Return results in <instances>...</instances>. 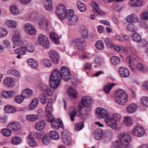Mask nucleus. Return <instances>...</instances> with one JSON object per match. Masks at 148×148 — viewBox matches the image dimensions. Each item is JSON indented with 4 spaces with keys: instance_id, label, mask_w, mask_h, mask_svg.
<instances>
[{
    "instance_id": "49530a36",
    "label": "nucleus",
    "mask_w": 148,
    "mask_h": 148,
    "mask_svg": "<svg viewBox=\"0 0 148 148\" xmlns=\"http://www.w3.org/2000/svg\"><path fill=\"white\" fill-rule=\"evenodd\" d=\"M43 4L45 9L47 10L50 11L52 10V5L51 1L47 2L45 1L43 2Z\"/></svg>"
},
{
    "instance_id": "393cba45",
    "label": "nucleus",
    "mask_w": 148,
    "mask_h": 148,
    "mask_svg": "<svg viewBox=\"0 0 148 148\" xmlns=\"http://www.w3.org/2000/svg\"><path fill=\"white\" fill-rule=\"evenodd\" d=\"M45 125V121L43 120H41L37 122L35 124V127L36 130L40 131L43 129Z\"/></svg>"
},
{
    "instance_id": "9b49d317",
    "label": "nucleus",
    "mask_w": 148,
    "mask_h": 148,
    "mask_svg": "<svg viewBox=\"0 0 148 148\" xmlns=\"http://www.w3.org/2000/svg\"><path fill=\"white\" fill-rule=\"evenodd\" d=\"M97 114L99 117L105 118V119L109 115L108 111L105 109L101 108H98L96 110Z\"/></svg>"
},
{
    "instance_id": "a878e982",
    "label": "nucleus",
    "mask_w": 148,
    "mask_h": 148,
    "mask_svg": "<svg viewBox=\"0 0 148 148\" xmlns=\"http://www.w3.org/2000/svg\"><path fill=\"white\" fill-rule=\"evenodd\" d=\"M67 92L69 95L71 97L74 98H77V92L74 89L70 87L67 90Z\"/></svg>"
},
{
    "instance_id": "4468645a",
    "label": "nucleus",
    "mask_w": 148,
    "mask_h": 148,
    "mask_svg": "<svg viewBox=\"0 0 148 148\" xmlns=\"http://www.w3.org/2000/svg\"><path fill=\"white\" fill-rule=\"evenodd\" d=\"M49 56L52 60L56 64L59 61V56L58 53L55 51L52 50L49 51Z\"/></svg>"
},
{
    "instance_id": "13d9d810",
    "label": "nucleus",
    "mask_w": 148,
    "mask_h": 148,
    "mask_svg": "<svg viewBox=\"0 0 148 148\" xmlns=\"http://www.w3.org/2000/svg\"><path fill=\"white\" fill-rule=\"evenodd\" d=\"M27 141L28 143L32 146H35L36 144L34 139L31 136L29 137Z\"/></svg>"
},
{
    "instance_id": "39448f33",
    "label": "nucleus",
    "mask_w": 148,
    "mask_h": 148,
    "mask_svg": "<svg viewBox=\"0 0 148 148\" xmlns=\"http://www.w3.org/2000/svg\"><path fill=\"white\" fill-rule=\"evenodd\" d=\"M38 41L40 44L43 47L46 49L49 47V43L48 39L44 35L40 34L38 36Z\"/></svg>"
},
{
    "instance_id": "e2e57ef3",
    "label": "nucleus",
    "mask_w": 148,
    "mask_h": 148,
    "mask_svg": "<svg viewBox=\"0 0 148 148\" xmlns=\"http://www.w3.org/2000/svg\"><path fill=\"white\" fill-rule=\"evenodd\" d=\"M8 73L9 74H12L17 77H19L20 75L19 72L15 69H12L9 70Z\"/></svg>"
},
{
    "instance_id": "1a4fd4ad",
    "label": "nucleus",
    "mask_w": 148,
    "mask_h": 148,
    "mask_svg": "<svg viewBox=\"0 0 148 148\" xmlns=\"http://www.w3.org/2000/svg\"><path fill=\"white\" fill-rule=\"evenodd\" d=\"M105 123L107 126L115 129L117 127V123L112 118L109 116L105 119Z\"/></svg>"
},
{
    "instance_id": "f8f14e48",
    "label": "nucleus",
    "mask_w": 148,
    "mask_h": 148,
    "mask_svg": "<svg viewBox=\"0 0 148 148\" xmlns=\"http://www.w3.org/2000/svg\"><path fill=\"white\" fill-rule=\"evenodd\" d=\"M54 119H51V124L52 127L55 130H58L59 127H63V123L62 121H60V119H58L57 121L54 120Z\"/></svg>"
},
{
    "instance_id": "412c9836",
    "label": "nucleus",
    "mask_w": 148,
    "mask_h": 148,
    "mask_svg": "<svg viewBox=\"0 0 148 148\" xmlns=\"http://www.w3.org/2000/svg\"><path fill=\"white\" fill-rule=\"evenodd\" d=\"M15 92L13 91H4L2 92V96L6 99L9 98L14 97Z\"/></svg>"
},
{
    "instance_id": "09e8293b",
    "label": "nucleus",
    "mask_w": 148,
    "mask_h": 148,
    "mask_svg": "<svg viewBox=\"0 0 148 148\" xmlns=\"http://www.w3.org/2000/svg\"><path fill=\"white\" fill-rule=\"evenodd\" d=\"M21 142V139L18 137L16 136L12 138L11 142L14 145H17L20 143Z\"/></svg>"
},
{
    "instance_id": "ea45409f",
    "label": "nucleus",
    "mask_w": 148,
    "mask_h": 148,
    "mask_svg": "<svg viewBox=\"0 0 148 148\" xmlns=\"http://www.w3.org/2000/svg\"><path fill=\"white\" fill-rule=\"evenodd\" d=\"M38 115L35 114H30L26 116V119L29 121L34 122L38 119Z\"/></svg>"
},
{
    "instance_id": "7ed1b4c3",
    "label": "nucleus",
    "mask_w": 148,
    "mask_h": 148,
    "mask_svg": "<svg viewBox=\"0 0 148 148\" xmlns=\"http://www.w3.org/2000/svg\"><path fill=\"white\" fill-rule=\"evenodd\" d=\"M58 71V72L60 74V79L61 78L63 79L65 81H67L68 80L71 78L70 73L69 70L68 68L66 66H62L60 70L57 69Z\"/></svg>"
},
{
    "instance_id": "aec40b11",
    "label": "nucleus",
    "mask_w": 148,
    "mask_h": 148,
    "mask_svg": "<svg viewBox=\"0 0 148 148\" xmlns=\"http://www.w3.org/2000/svg\"><path fill=\"white\" fill-rule=\"evenodd\" d=\"M137 108V106L136 104L132 103L129 105L126 108V111L127 112L132 114L134 112Z\"/></svg>"
},
{
    "instance_id": "b1692460",
    "label": "nucleus",
    "mask_w": 148,
    "mask_h": 148,
    "mask_svg": "<svg viewBox=\"0 0 148 148\" xmlns=\"http://www.w3.org/2000/svg\"><path fill=\"white\" fill-rule=\"evenodd\" d=\"M36 22L38 23L39 26L43 29L45 28L48 25L47 23H46L45 19L43 17L38 18Z\"/></svg>"
},
{
    "instance_id": "f3484780",
    "label": "nucleus",
    "mask_w": 148,
    "mask_h": 148,
    "mask_svg": "<svg viewBox=\"0 0 148 148\" xmlns=\"http://www.w3.org/2000/svg\"><path fill=\"white\" fill-rule=\"evenodd\" d=\"M50 37L51 39L56 44H58L60 43L59 38L56 33L52 32L50 33Z\"/></svg>"
},
{
    "instance_id": "3c124183",
    "label": "nucleus",
    "mask_w": 148,
    "mask_h": 148,
    "mask_svg": "<svg viewBox=\"0 0 148 148\" xmlns=\"http://www.w3.org/2000/svg\"><path fill=\"white\" fill-rule=\"evenodd\" d=\"M137 69L139 71L143 72H145L147 70V68L145 66L140 63L138 64L137 65Z\"/></svg>"
},
{
    "instance_id": "58836bf2",
    "label": "nucleus",
    "mask_w": 148,
    "mask_h": 148,
    "mask_svg": "<svg viewBox=\"0 0 148 148\" xmlns=\"http://www.w3.org/2000/svg\"><path fill=\"white\" fill-rule=\"evenodd\" d=\"M38 103V99L37 98L33 99L29 105V108L31 110L34 109L36 107Z\"/></svg>"
},
{
    "instance_id": "052dcab7",
    "label": "nucleus",
    "mask_w": 148,
    "mask_h": 148,
    "mask_svg": "<svg viewBox=\"0 0 148 148\" xmlns=\"http://www.w3.org/2000/svg\"><path fill=\"white\" fill-rule=\"evenodd\" d=\"M43 63L45 66L47 67H50L52 65L51 61L48 59H45L43 60Z\"/></svg>"
},
{
    "instance_id": "cd10ccee",
    "label": "nucleus",
    "mask_w": 148,
    "mask_h": 148,
    "mask_svg": "<svg viewBox=\"0 0 148 148\" xmlns=\"http://www.w3.org/2000/svg\"><path fill=\"white\" fill-rule=\"evenodd\" d=\"M12 40L15 44L19 45L22 42V38L18 35L15 34L13 36Z\"/></svg>"
},
{
    "instance_id": "0eeeda50",
    "label": "nucleus",
    "mask_w": 148,
    "mask_h": 148,
    "mask_svg": "<svg viewBox=\"0 0 148 148\" xmlns=\"http://www.w3.org/2000/svg\"><path fill=\"white\" fill-rule=\"evenodd\" d=\"M70 42L71 45L77 46V48L79 50H81L84 48L85 44L84 40L80 38L72 40Z\"/></svg>"
},
{
    "instance_id": "2eb2a0df",
    "label": "nucleus",
    "mask_w": 148,
    "mask_h": 148,
    "mask_svg": "<svg viewBox=\"0 0 148 148\" xmlns=\"http://www.w3.org/2000/svg\"><path fill=\"white\" fill-rule=\"evenodd\" d=\"M119 73L120 76L123 78H126L130 75V71L128 69L125 67L119 68Z\"/></svg>"
},
{
    "instance_id": "f257e3e1",
    "label": "nucleus",
    "mask_w": 148,
    "mask_h": 148,
    "mask_svg": "<svg viewBox=\"0 0 148 148\" xmlns=\"http://www.w3.org/2000/svg\"><path fill=\"white\" fill-rule=\"evenodd\" d=\"M115 102L120 105H125L127 101L126 92L122 89H119L115 92L114 95Z\"/></svg>"
},
{
    "instance_id": "ddd939ff",
    "label": "nucleus",
    "mask_w": 148,
    "mask_h": 148,
    "mask_svg": "<svg viewBox=\"0 0 148 148\" xmlns=\"http://www.w3.org/2000/svg\"><path fill=\"white\" fill-rule=\"evenodd\" d=\"M82 105L86 108H89L93 103V99L89 97L84 96L82 99Z\"/></svg>"
},
{
    "instance_id": "c85d7f7f",
    "label": "nucleus",
    "mask_w": 148,
    "mask_h": 148,
    "mask_svg": "<svg viewBox=\"0 0 148 148\" xmlns=\"http://www.w3.org/2000/svg\"><path fill=\"white\" fill-rule=\"evenodd\" d=\"M78 21L77 16L75 15L68 20L69 24L71 26L76 25Z\"/></svg>"
},
{
    "instance_id": "2f4dec72",
    "label": "nucleus",
    "mask_w": 148,
    "mask_h": 148,
    "mask_svg": "<svg viewBox=\"0 0 148 148\" xmlns=\"http://www.w3.org/2000/svg\"><path fill=\"white\" fill-rule=\"evenodd\" d=\"M123 121L124 124L127 126H130L133 123L131 117L128 116L125 117Z\"/></svg>"
},
{
    "instance_id": "e433bc0d",
    "label": "nucleus",
    "mask_w": 148,
    "mask_h": 148,
    "mask_svg": "<svg viewBox=\"0 0 148 148\" xmlns=\"http://www.w3.org/2000/svg\"><path fill=\"white\" fill-rule=\"evenodd\" d=\"M14 52L16 54H21V55H23L26 53V51L25 47H21L15 50Z\"/></svg>"
},
{
    "instance_id": "a19ab883",
    "label": "nucleus",
    "mask_w": 148,
    "mask_h": 148,
    "mask_svg": "<svg viewBox=\"0 0 148 148\" xmlns=\"http://www.w3.org/2000/svg\"><path fill=\"white\" fill-rule=\"evenodd\" d=\"M51 101L49 100L48 101L47 104V107L48 108L46 110V115L49 118L51 119H52L53 116L51 114V112L49 111V108H51V103H49V102H51Z\"/></svg>"
},
{
    "instance_id": "774afa93",
    "label": "nucleus",
    "mask_w": 148,
    "mask_h": 148,
    "mask_svg": "<svg viewBox=\"0 0 148 148\" xmlns=\"http://www.w3.org/2000/svg\"><path fill=\"white\" fill-rule=\"evenodd\" d=\"M141 17L143 20H148V12H145L141 15Z\"/></svg>"
},
{
    "instance_id": "6ab92c4d",
    "label": "nucleus",
    "mask_w": 148,
    "mask_h": 148,
    "mask_svg": "<svg viewBox=\"0 0 148 148\" xmlns=\"http://www.w3.org/2000/svg\"><path fill=\"white\" fill-rule=\"evenodd\" d=\"M25 44V48L26 51L28 52L32 53H33L34 51V46L29 41H25L24 42Z\"/></svg>"
},
{
    "instance_id": "338daca9",
    "label": "nucleus",
    "mask_w": 148,
    "mask_h": 148,
    "mask_svg": "<svg viewBox=\"0 0 148 148\" xmlns=\"http://www.w3.org/2000/svg\"><path fill=\"white\" fill-rule=\"evenodd\" d=\"M125 146H119L116 147L115 145H112V148H133L132 147L131 145H128L125 144Z\"/></svg>"
},
{
    "instance_id": "c03bdc74",
    "label": "nucleus",
    "mask_w": 148,
    "mask_h": 148,
    "mask_svg": "<svg viewBox=\"0 0 148 148\" xmlns=\"http://www.w3.org/2000/svg\"><path fill=\"white\" fill-rule=\"evenodd\" d=\"M84 127V123L83 122L77 123L75 126V129L78 131L82 130Z\"/></svg>"
},
{
    "instance_id": "bf43d9fd",
    "label": "nucleus",
    "mask_w": 148,
    "mask_h": 148,
    "mask_svg": "<svg viewBox=\"0 0 148 148\" xmlns=\"http://www.w3.org/2000/svg\"><path fill=\"white\" fill-rule=\"evenodd\" d=\"M112 118L114 120L115 122V121H119L121 119V116L119 114L115 113L112 115Z\"/></svg>"
},
{
    "instance_id": "603ef678",
    "label": "nucleus",
    "mask_w": 148,
    "mask_h": 148,
    "mask_svg": "<svg viewBox=\"0 0 148 148\" xmlns=\"http://www.w3.org/2000/svg\"><path fill=\"white\" fill-rule=\"evenodd\" d=\"M94 136L96 139L99 140L102 136L103 132L98 130L96 132Z\"/></svg>"
},
{
    "instance_id": "4d7b16f0",
    "label": "nucleus",
    "mask_w": 148,
    "mask_h": 148,
    "mask_svg": "<svg viewBox=\"0 0 148 148\" xmlns=\"http://www.w3.org/2000/svg\"><path fill=\"white\" fill-rule=\"evenodd\" d=\"M50 138L47 134L45 135L43 138L42 143L45 145H47L50 142Z\"/></svg>"
},
{
    "instance_id": "72a5a7b5",
    "label": "nucleus",
    "mask_w": 148,
    "mask_h": 148,
    "mask_svg": "<svg viewBox=\"0 0 148 148\" xmlns=\"http://www.w3.org/2000/svg\"><path fill=\"white\" fill-rule=\"evenodd\" d=\"M116 85V84L113 83H108L107 85H106L103 88L104 92L106 94H108L111 89Z\"/></svg>"
},
{
    "instance_id": "c9c22d12",
    "label": "nucleus",
    "mask_w": 148,
    "mask_h": 148,
    "mask_svg": "<svg viewBox=\"0 0 148 148\" xmlns=\"http://www.w3.org/2000/svg\"><path fill=\"white\" fill-rule=\"evenodd\" d=\"M50 137L52 139L58 140L59 138V135L58 132L55 130L51 131L49 133Z\"/></svg>"
},
{
    "instance_id": "f704fd0d",
    "label": "nucleus",
    "mask_w": 148,
    "mask_h": 148,
    "mask_svg": "<svg viewBox=\"0 0 148 148\" xmlns=\"http://www.w3.org/2000/svg\"><path fill=\"white\" fill-rule=\"evenodd\" d=\"M110 60L111 63L114 65L119 64L121 62L120 58L116 56L112 57Z\"/></svg>"
},
{
    "instance_id": "20e7f679",
    "label": "nucleus",
    "mask_w": 148,
    "mask_h": 148,
    "mask_svg": "<svg viewBox=\"0 0 148 148\" xmlns=\"http://www.w3.org/2000/svg\"><path fill=\"white\" fill-rule=\"evenodd\" d=\"M120 143L118 146H125V144H128L131 141L130 136L126 134H122L120 136Z\"/></svg>"
},
{
    "instance_id": "a18cd8bd",
    "label": "nucleus",
    "mask_w": 148,
    "mask_h": 148,
    "mask_svg": "<svg viewBox=\"0 0 148 148\" xmlns=\"http://www.w3.org/2000/svg\"><path fill=\"white\" fill-rule=\"evenodd\" d=\"M11 131V130L8 129L7 127V128L3 129L1 131V132L2 134L4 136H10L12 134Z\"/></svg>"
},
{
    "instance_id": "37998d69",
    "label": "nucleus",
    "mask_w": 148,
    "mask_h": 148,
    "mask_svg": "<svg viewBox=\"0 0 148 148\" xmlns=\"http://www.w3.org/2000/svg\"><path fill=\"white\" fill-rule=\"evenodd\" d=\"M10 9L11 12L14 15H16L19 13L18 10L15 5H11L10 7Z\"/></svg>"
},
{
    "instance_id": "7c9ffc66",
    "label": "nucleus",
    "mask_w": 148,
    "mask_h": 148,
    "mask_svg": "<svg viewBox=\"0 0 148 148\" xmlns=\"http://www.w3.org/2000/svg\"><path fill=\"white\" fill-rule=\"evenodd\" d=\"M4 111L9 113H14L16 112V110L14 107L9 105H7L5 106Z\"/></svg>"
},
{
    "instance_id": "5fc2aeb1",
    "label": "nucleus",
    "mask_w": 148,
    "mask_h": 148,
    "mask_svg": "<svg viewBox=\"0 0 148 148\" xmlns=\"http://www.w3.org/2000/svg\"><path fill=\"white\" fill-rule=\"evenodd\" d=\"M7 25L10 27L14 28L16 25V23L13 21H8L6 22Z\"/></svg>"
},
{
    "instance_id": "bb28decb",
    "label": "nucleus",
    "mask_w": 148,
    "mask_h": 148,
    "mask_svg": "<svg viewBox=\"0 0 148 148\" xmlns=\"http://www.w3.org/2000/svg\"><path fill=\"white\" fill-rule=\"evenodd\" d=\"M129 4L131 6L138 7L143 4V1L142 0H131Z\"/></svg>"
},
{
    "instance_id": "f03ea898",
    "label": "nucleus",
    "mask_w": 148,
    "mask_h": 148,
    "mask_svg": "<svg viewBox=\"0 0 148 148\" xmlns=\"http://www.w3.org/2000/svg\"><path fill=\"white\" fill-rule=\"evenodd\" d=\"M58 71L54 69L51 74L49 77V85L52 88L55 89L59 85L61 81L60 76Z\"/></svg>"
},
{
    "instance_id": "de8ad7c7",
    "label": "nucleus",
    "mask_w": 148,
    "mask_h": 148,
    "mask_svg": "<svg viewBox=\"0 0 148 148\" xmlns=\"http://www.w3.org/2000/svg\"><path fill=\"white\" fill-rule=\"evenodd\" d=\"M95 47L99 50H103L104 47L103 42L101 40L97 41L95 43Z\"/></svg>"
},
{
    "instance_id": "dca6fc26",
    "label": "nucleus",
    "mask_w": 148,
    "mask_h": 148,
    "mask_svg": "<svg viewBox=\"0 0 148 148\" xmlns=\"http://www.w3.org/2000/svg\"><path fill=\"white\" fill-rule=\"evenodd\" d=\"M8 129L13 131H16L21 128L20 125L17 122L9 124L7 126Z\"/></svg>"
},
{
    "instance_id": "680f3d73",
    "label": "nucleus",
    "mask_w": 148,
    "mask_h": 148,
    "mask_svg": "<svg viewBox=\"0 0 148 148\" xmlns=\"http://www.w3.org/2000/svg\"><path fill=\"white\" fill-rule=\"evenodd\" d=\"M106 45L109 47H112L113 45L111 40L108 38H106L104 40Z\"/></svg>"
},
{
    "instance_id": "5701e85b",
    "label": "nucleus",
    "mask_w": 148,
    "mask_h": 148,
    "mask_svg": "<svg viewBox=\"0 0 148 148\" xmlns=\"http://www.w3.org/2000/svg\"><path fill=\"white\" fill-rule=\"evenodd\" d=\"M126 20L128 23L136 22L138 21L137 16L135 14H131L127 17Z\"/></svg>"
},
{
    "instance_id": "6e6d98bb",
    "label": "nucleus",
    "mask_w": 148,
    "mask_h": 148,
    "mask_svg": "<svg viewBox=\"0 0 148 148\" xmlns=\"http://www.w3.org/2000/svg\"><path fill=\"white\" fill-rule=\"evenodd\" d=\"M24 98L21 94L20 95L16 97L14 99V100L17 103H20L23 101Z\"/></svg>"
},
{
    "instance_id": "864d4df0",
    "label": "nucleus",
    "mask_w": 148,
    "mask_h": 148,
    "mask_svg": "<svg viewBox=\"0 0 148 148\" xmlns=\"http://www.w3.org/2000/svg\"><path fill=\"white\" fill-rule=\"evenodd\" d=\"M132 40L137 42H140L141 40V38L139 35L136 33H134L132 37Z\"/></svg>"
},
{
    "instance_id": "473e14b6",
    "label": "nucleus",
    "mask_w": 148,
    "mask_h": 148,
    "mask_svg": "<svg viewBox=\"0 0 148 148\" xmlns=\"http://www.w3.org/2000/svg\"><path fill=\"white\" fill-rule=\"evenodd\" d=\"M27 62L28 64L33 69L36 68L38 66V63L35 60L29 59L27 60Z\"/></svg>"
},
{
    "instance_id": "a211bd4d",
    "label": "nucleus",
    "mask_w": 148,
    "mask_h": 148,
    "mask_svg": "<svg viewBox=\"0 0 148 148\" xmlns=\"http://www.w3.org/2000/svg\"><path fill=\"white\" fill-rule=\"evenodd\" d=\"M4 84L7 87L12 88L14 86V83L12 79L8 77L5 78L4 80Z\"/></svg>"
},
{
    "instance_id": "423d86ee",
    "label": "nucleus",
    "mask_w": 148,
    "mask_h": 148,
    "mask_svg": "<svg viewBox=\"0 0 148 148\" xmlns=\"http://www.w3.org/2000/svg\"><path fill=\"white\" fill-rule=\"evenodd\" d=\"M132 133L133 135L136 137H141L145 134V130L142 127L137 126L134 127Z\"/></svg>"
},
{
    "instance_id": "4be33fe9",
    "label": "nucleus",
    "mask_w": 148,
    "mask_h": 148,
    "mask_svg": "<svg viewBox=\"0 0 148 148\" xmlns=\"http://www.w3.org/2000/svg\"><path fill=\"white\" fill-rule=\"evenodd\" d=\"M67 132H63L62 134V139L64 144L67 145H69L71 144V141L68 136Z\"/></svg>"
},
{
    "instance_id": "79ce46f5",
    "label": "nucleus",
    "mask_w": 148,
    "mask_h": 148,
    "mask_svg": "<svg viewBox=\"0 0 148 148\" xmlns=\"http://www.w3.org/2000/svg\"><path fill=\"white\" fill-rule=\"evenodd\" d=\"M77 5L78 9L80 11L84 12L86 10V6L81 1H78L77 2Z\"/></svg>"
},
{
    "instance_id": "4c0bfd02",
    "label": "nucleus",
    "mask_w": 148,
    "mask_h": 148,
    "mask_svg": "<svg viewBox=\"0 0 148 148\" xmlns=\"http://www.w3.org/2000/svg\"><path fill=\"white\" fill-rule=\"evenodd\" d=\"M74 15H75L74 11L70 9L66 11L65 14H64V17H65L68 20Z\"/></svg>"
},
{
    "instance_id": "6e6552de",
    "label": "nucleus",
    "mask_w": 148,
    "mask_h": 148,
    "mask_svg": "<svg viewBox=\"0 0 148 148\" xmlns=\"http://www.w3.org/2000/svg\"><path fill=\"white\" fill-rule=\"evenodd\" d=\"M66 10L64 5H59L57 8L56 13L58 17L61 20H63L64 18V14Z\"/></svg>"
},
{
    "instance_id": "9d476101",
    "label": "nucleus",
    "mask_w": 148,
    "mask_h": 148,
    "mask_svg": "<svg viewBox=\"0 0 148 148\" xmlns=\"http://www.w3.org/2000/svg\"><path fill=\"white\" fill-rule=\"evenodd\" d=\"M25 32L28 34L34 35L36 33V30L33 26L30 23H27L25 25Z\"/></svg>"
},
{
    "instance_id": "0e129e2a",
    "label": "nucleus",
    "mask_w": 148,
    "mask_h": 148,
    "mask_svg": "<svg viewBox=\"0 0 148 148\" xmlns=\"http://www.w3.org/2000/svg\"><path fill=\"white\" fill-rule=\"evenodd\" d=\"M40 101L41 103L44 105L47 102V98L46 96L43 95H40L39 96Z\"/></svg>"
},
{
    "instance_id": "8fccbe9b",
    "label": "nucleus",
    "mask_w": 148,
    "mask_h": 148,
    "mask_svg": "<svg viewBox=\"0 0 148 148\" xmlns=\"http://www.w3.org/2000/svg\"><path fill=\"white\" fill-rule=\"evenodd\" d=\"M141 103L146 106H148V97L143 96L141 98Z\"/></svg>"
},
{
    "instance_id": "69168bd1",
    "label": "nucleus",
    "mask_w": 148,
    "mask_h": 148,
    "mask_svg": "<svg viewBox=\"0 0 148 148\" xmlns=\"http://www.w3.org/2000/svg\"><path fill=\"white\" fill-rule=\"evenodd\" d=\"M8 33L7 30L5 29H0V36L2 37L6 36Z\"/></svg>"
},
{
    "instance_id": "c756f323",
    "label": "nucleus",
    "mask_w": 148,
    "mask_h": 148,
    "mask_svg": "<svg viewBox=\"0 0 148 148\" xmlns=\"http://www.w3.org/2000/svg\"><path fill=\"white\" fill-rule=\"evenodd\" d=\"M21 94L24 97H27L31 96L32 95L33 92L31 90L27 89L23 90Z\"/></svg>"
}]
</instances>
